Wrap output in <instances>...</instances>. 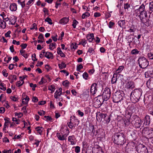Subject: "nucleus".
I'll list each match as a JSON object with an SVG mask.
<instances>
[{"mask_svg":"<svg viewBox=\"0 0 153 153\" xmlns=\"http://www.w3.org/2000/svg\"><path fill=\"white\" fill-rule=\"evenodd\" d=\"M113 137L114 139V143L118 145H123L126 141L124 134L122 132L117 133Z\"/></svg>","mask_w":153,"mask_h":153,"instance_id":"obj_1","label":"nucleus"},{"mask_svg":"<svg viewBox=\"0 0 153 153\" xmlns=\"http://www.w3.org/2000/svg\"><path fill=\"white\" fill-rule=\"evenodd\" d=\"M142 92L141 89H135L131 92L130 98L134 102H138L141 95Z\"/></svg>","mask_w":153,"mask_h":153,"instance_id":"obj_2","label":"nucleus"},{"mask_svg":"<svg viewBox=\"0 0 153 153\" xmlns=\"http://www.w3.org/2000/svg\"><path fill=\"white\" fill-rule=\"evenodd\" d=\"M139 17L141 22L146 26H149L151 25L152 21L148 19L146 11L140 12Z\"/></svg>","mask_w":153,"mask_h":153,"instance_id":"obj_3","label":"nucleus"},{"mask_svg":"<svg viewBox=\"0 0 153 153\" xmlns=\"http://www.w3.org/2000/svg\"><path fill=\"white\" fill-rule=\"evenodd\" d=\"M138 63L140 67L144 69L146 68L149 65V61L147 59L144 57H142L139 58Z\"/></svg>","mask_w":153,"mask_h":153,"instance_id":"obj_4","label":"nucleus"},{"mask_svg":"<svg viewBox=\"0 0 153 153\" xmlns=\"http://www.w3.org/2000/svg\"><path fill=\"white\" fill-rule=\"evenodd\" d=\"M123 94L120 91H117L115 92L113 95V101L114 102L118 103L120 102L123 98Z\"/></svg>","mask_w":153,"mask_h":153,"instance_id":"obj_5","label":"nucleus"},{"mask_svg":"<svg viewBox=\"0 0 153 153\" xmlns=\"http://www.w3.org/2000/svg\"><path fill=\"white\" fill-rule=\"evenodd\" d=\"M135 148L138 153H149L147 147L143 144H139Z\"/></svg>","mask_w":153,"mask_h":153,"instance_id":"obj_6","label":"nucleus"},{"mask_svg":"<svg viewBox=\"0 0 153 153\" xmlns=\"http://www.w3.org/2000/svg\"><path fill=\"white\" fill-rule=\"evenodd\" d=\"M111 95V90L108 87H106L102 94L103 101H106L109 99Z\"/></svg>","mask_w":153,"mask_h":153,"instance_id":"obj_7","label":"nucleus"},{"mask_svg":"<svg viewBox=\"0 0 153 153\" xmlns=\"http://www.w3.org/2000/svg\"><path fill=\"white\" fill-rule=\"evenodd\" d=\"M136 120L134 121V120H131V123L133 124L134 123V126L137 128H140L141 129L142 127L143 126V125L141 123V121L139 119V118L136 117L134 118Z\"/></svg>","mask_w":153,"mask_h":153,"instance_id":"obj_8","label":"nucleus"},{"mask_svg":"<svg viewBox=\"0 0 153 153\" xmlns=\"http://www.w3.org/2000/svg\"><path fill=\"white\" fill-rule=\"evenodd\" d=\"M134 143H130L129 147H128L127 146H126L125 148L126 152L128 153H135V149L134 146Z\"/></svg>","mask_w":153,"mask_h":153,"instance_id":"obj_9","label":"nucleus"},{"mask_svg":"<svg viewBox=\"0 0 153 153\" xmlns=\"http://www.w3.org/2000/svg\"><path fill=\"white\" fill-rule=\"evenodd\" d=\"M97 85L96 83H93L91 86L90 92L92 95L95 94L97 91Z\"/></svg>","mask_w":153,"mask_h":153,"instance_id":"obj_10","label":"nucleus"},{"mask_svg":"<svg viewBox=\"0 0 153 153\" xmlns=\"http://www.w3.org/2000/svg\"><path fill=\"white\" fill-rule=\"evenodd\" d=\"M89 89H86L84 90L83 94L82 95V99L84 100H87L89 97Z\"/></svg>","mask_w":153,"mask_h":153,"instance_id":"obj_11","label":"nucleus"},{"mask_svg":"<svg viewBox=\"0 0 153 153\" xmlns=\"http://www.w3.org/2000/svg\"><path fill=\"white\" fill-rule=\"evenodd\" d=\"M148 87L150 89H153V77H151L147 82Z\"/></svg>","mask_w":153,"mask_h":153,"instance_id":"obj_12","label":"nucleus"},{"mask_svg":"<svg viewBox=\"0 0 153 153\" xmlns=\"http://www.w3.org/2000/svg\"><path fill=\"white\" fill-rule=\"evenodd\" d=\"M147 134V138H151L153 137V129L151 128L147 130L146 131Z\"/></svg>","mask_w":153,"mask_h":153,"instance_id":"obj_13","label":"nucleus"},{"mask_svg":"<svg viewBox=\"0 0 153 153\" xmlns=\"http://www.w3.org/2000/svg\"><path fill=\"white\" fill-rule=\"evenodd\" d=\"M126 87L128 89H132L135 88V85L134 82L128 81L126 84Z\"/></svg>","mask_w":153,"mask_h":153,"instance_id":"obj_14","label":"nucleus"},{"mask_svg":"<svg viewBox=\"0 0 153 153\" xmlns=\"http://www.w3.org/2000/svg\"><path fill=\"white\" fill-rule=\"evenodd\" d=\"M102 102L100 101V100L98 99L95 100L94 103V106L96 108L100 107L102 105Z\"/></svg>","mask_w":153,"mask_h":153,"instance_id":"obj_15","label":"nucleus"},{"mask_svg":"<svg viewBox=\"0 0 153 153\" xmlns=\"http://www.w3.org/2000/svg\"><path fill=\"white\" fill-rule=\"evenodd\" d=\"M86 38L89 42H92L93 41H95L94 34L93 33L87 35Z\"/></svg>","mask_w":153,"mask_h":153,"instance_id":"obj_16","label":"nucleus"},{"mask_svg":"<svg viewBox=\"0 0 153 153\" xmlns=\"http://www.w3.org/2000/svg\"><path fill=\"white\" fill-rule=\"evenodd\" d=\"M92 152L93 153H104L100 147L94 148L93 149Z\"/></svg>","mask_w":153,"mask_h":153,"instance_id":"obj_17","label":"nucleus"},{"mask_svg":"<svg viewBox=\"0 0 153 153\" xmlns=\"http://www.w3.org/2000/svg\"><path fill=\"white\" fill-rule=\"evenodd\" d=\"M10 9L11 11H16L17 9V5L15 3L11 4L10 6Z\"/></svg>","mask_w":153,"mask_h":153,"instance_id":"obj_18","label":"nucleus"},{"mask_svg":"<svg viewBox=\"0 0 153 153\" xmlns=\"http://www.w3.org/2000/svg\"><path fill=\"white\" fill-rule=\"evenodd\" d=\"M68 21V18L64 17L60 20V22L61 24L65 25L67 24Z\"/></svg>","mask_w":153,"mask_h":153,"instance_id":"obj_19","label":"nucleus"},{"mask_svg":"<svg viewBox=\"0 0 153 153\" xmlns=\"http://www.w3.org/2000/svg\"><path fill=\"white\" fill-rule=\"evenodd\" d=\"M146 3L143 4L139 7L138 10L140 12L143 11H146L145 10V6L146 5Z\"/></svg>","mask_w":153,"mask_h":153,"instance_id":"obj_20","label":"nucleus"},{"mask_svg":"<svg viewBox=\"0 0 153 153\" xmlns=\"http://www.w3.org/2000/svg\"><path fill=\"white\" fill-rule=\"evenodd\" d=\"M45 56L48 59H53V55L51 53L47 52L45 53Z\"/></svg>","mask_w":153,"mask_h":153,"instance_id":"obj_21","label":"nucleus"},{"mask_svg":"<svg viewBox=\"0 0 153 153\" xmlns=\"http://www.w3.org/2000/svg\"><path fill=\"white\" fill-rule=\"evenodd\" d=\"M57 53L62 57H65V54L63 53L62 51H61V48L59 47H58L57 48Z\"/></svg>","mask_w":153,"mask_h":153,"instance_id":"obj_22","label":"nucleus"},{"mask_svg":"<svg viewBox=\"0 0 153 153\" xmlns=\"http://www.w3.org/2000/svg\"><path fill=\"white\" fill-rule=\"evenodd\" d=\"M6 22L4 20H2L0 18V27L2 29H4L6 28Z\"/></svg>","mask_w":153,"mask_h":153,"instance_id":"obj_23","label":"nucleus"},{"mask_svg":"<svg viewBox=\"0 0 153 153\" xmlns=\"http://www.w3.org/2000/svg\"><path fill=\"white\" fill-rule=\"evenodd\" d=\"M9 79H11L10 82L11 83H13L14 82V80H16L17 79V77L16 75H10V76H9Z\"/></svg>","mask_w":153,"mask_h":153,"instance_id":"obj_24","label":"nucleus"},{"mask_svg":"<svg viewBox=\"0 0 153 153\" xmlns=\"http://www.w3.org/2000/svg\"><path fill=\"white\" fill-rule=\"evenodd\" d=\"M118 23L120 27H123L125 25L126 22L125 20H120L118 21Z\"/></svg>","mask_w":153,"mask_h":153,"instance_id":"obj_25","label":"nucleus"},{"mask_svg":"<svg viewBox=\"0 0 153 153\" xmlns=\"http://www.w3.org/2000/svg\"><path fill=\"white\" fill-rule=\"evenodd\" d=\"M22 103L23 104H26L28 103L30 99L28 96H26L25 98L22 97Z\"/></svg>","mask_w":153,"mask_h":153,"instance_id":"obj_26","label":"nucleus"},{"mask_svg":"<svg viewBox=\"0 0 153 153\" xmlns=\"http://www.w3.org/2000/svg\"><path fill=\"white\" fill-rule=\"evenodd\" d=\"M131 115H130V117L129 119H127L124 120V122L126 126H128L130 124L131 121Z\"/></svg>","mask_w":153,"mask_h":153,"instance_id":"obj_27","label":"nucleus"},{"mask_svg":"<svg viewBox=\"0 0 153 153\" xmlns=\"http://www.w3.org/2000/svg\"><path fill=\"white\" fill-rule=\"evenodd\" d=\"M57 136L58 139L60 140H64L65 139V137L64 135L61 136L59 133H57Z\"/></svg>","mask_w":153,"mask_h":153,"instance_id":"obj_28","label":"nucleus"},{"mask_svg":"<svg viewBox=\"0 0 153 153\" xmlns=\"http://www.w3.org/2000/svg\"><path fill=\"white\" fill-rule=\"evenodd\" d=\"M58 66L60 69H62L66 67V65L65 63L62 62L61 64H58Z\"/></svg>","mask_w":153,"mask_h":153,"instance_id":"obj_29","label":"nucleus"},{"mask_svg":"<svg viewBox=\"0 0 153 153\" xmlns=\"http://www.w3.org/2000/svg\"><path fill=\"white\" fill-rule=\"evenodd\" d=\"M145 122L149 124L150 123V118L149 115H146L144 118Z\"/></svg>","mask_w":153,"mask_h":153,"instance_id":"obj_30","label":"nucleus"},{"mask_svg":"<svg viewBox=\"0 0 153 153\" xmlns=\"http://www.w3.org/2000/svg\"><path fill=\"white\" fill-rule=\"evenodd\" d=\"M43 119L47 121H52V120H53V119H52L51 117L48 116H47L46 115H45V116L44 117V118Z\"/></svg>","mask_w":153,"mask_h":153,"instance_id":"obj_31","label":"nucleus"},{"mask_svg":"<svg viewBox=\"0 0 153 153\" xmlns=\"http://www.w3.org/2000/svg\"><path fill=\"white\" fill-rule=\"evenodd\" d=\"M24 83V81L23 79H21V81H19L16 82V85L18 87H19L22 85Z\"/></svg>","mask_w":153,"mask_h":153,"instance_id":"obj_32","label":"nucleus"},{"mask_svg":"<svg viewBox=\"0 0 153 153\" xmlns=\"http://www.w3.org/2000/svg\"><path fill=\"white\" fill-rule=\"evenodd\" d=\"M105 120H106V122L108 123L110 120V115H103Z\"/></svg>","mask_w":153,"mask_h":153,"instance_id":"obj_33","label":"nucleus"},{"mask_svg":"<svg viewBox=\"0 0 153 153\" xmlns=\"http://www.w3.org/2000/svg\"><path fill=\"white\" fill-rule=\"evenodd\" d=\"M90 14L89 13L86 12L84 13H83L82 16V18L83 19H85L86 17H88L89 16Z\"/></svg>","mask_w":153,"mask_h":153,"instance_id":"obj_34","label":"nucleus"},{"mask_svg":"<svg viewBox=\"0 0 153 153\" xmlns=\"http://www.w3.org/2000/svg\"><path fill=\"white\" fill-rule=\"evenodd\" d=\"M149 11L151 12H153V1H152L149 4Z\"/></svg>","mask_w":153,"mask_h":153,"instance_id":"obj_35","label":"nucleus"},{"mask_svg":"<svg viewBox=\"0 0 153 153\" xmlns=\"http://www.w3.org/2000/svg\"><path fill=\"white\" fill-rule=\"evenodd\" d=\"M55 86L54 85H51L49 86L48 88V89L49 90L51 91V93H52L54 91V90H53L55 89Z\"/></svg>","mask_w":153,"mask_h":153,"instance_id":"obj_36","label":"nucleus"},{"mask_svg":"<svg viewBox=\"0 0 153 153\" xmlns=\"http://www.w3.org/2000/svg\"><path fill=\"white\" fill-rule=\"evenodd\" d=\"M13 18L12 19H10L9 22H11V24L12 25H14L15 23L16 22V18H15V16H13Z\"/></svg>","mask_w":153,"mask_h":153,"instance_id":"obj_37","label":"nucleus"},{"mask_svg":"<svg viewBox=\"0 0 153 153\" xmlns=\"http://www.w3.org/2000/svg\"><path fill=\"white\" fill-rule=\"evenodd\" d=\"M114 114H117V115L118 114H122V115H123L124 114L121 111L120 109L118 110L115 109L114 111Z\"/></svg>","mask_w":153,"mask_h":153,"instance_id":"obj_38","label":"nucleus"},{"mask_svg":"<svg viewBox=\"0 0 153 153\" xmlns=\"http://www.w3.org/2000/svg\"><path fill=\"white\" fill-rule=\"evenodd\" d=\"M45 21L48 22L50 25H52L53 24L52 20L50 18L48 17H47L45 19Z\"/></svg>","mask_w":153,"mask_h":153,"instance_id":"obj_39","label":"nucleus"},{"mask_svg":"<svg viewBox=\"0 0 153 153\" xmlns=\"http://www.w3.org/2000/svg\"><path fill=\"white\" fill-rule=\"evenodd\" d=\"M41 128H42V127H37L36 128V130L37 131L38 133L40 135H41V133L42 132V130H41Z\"/></svg>","mask_w":153,"mask_h":153,"instance_id":"obj_40","label":"nucleus"},{"mask_svg":"<svg viewBox=\"0 0 153 153\" xmlns=\"http://www.w3.org/2000/svg\"><path fill=\"white\" fill-rule=\"evenodd\" d=\"M25 52V51H22V50L20 51L22 56H23L25 58H27L28 57V56L27 54L24 53Z\"/></svg>","mask_w":153,"mask_h":153,"instance_id":"obj_41","label":"nucleus"},{"mask_svg":"<svg viewBox=\"0 0 153 153\" xmlns=\"http://www.w3.org/2000/svg\"><path fill=\"white\" fill-rule=\"evenodd\" d=\"M94 126L93 125H90L89 127L88 130V129H87L86 131H88V133H90L92 130L94 129Z\"/></svg>","mask_w":153,"mask_h":153,"instance_id":"obj_42","label":"nucleus"},{"mask_svg":"<svg viewBox=\"0 0 153 153\" xmlns=\"http://www.w3.org/2000/svg\"><path fill=\"white\" fill-rule=\"evenodd\" d=\"M139 53V51H138L136 49H134L131 52V54H138Z\"/></svg>","mask_w":153,"mask_h":153,"instance_id":"obj_43","label":"nucleus"},{"mask_svg":"<svg viewBox=\"0 0 153 153\" xmlns=\"http://www.w3.org/2000/svg\"><path fill=\"white\" fill-rule=\"evenodd\" d=\"M87 43L86 40L85 39H82V41L79 43V45H82L84 46L85 44H86Z\"/></svg>","mask_w":153,"mask_h":153,"instance_id":"obj_44","label":"nucleus"},{"mask_svg":"<svg viewBox=\"0 0 153 153\" xmlns=\"http://www.w3.org/2000/svg\"><path fill=\"white\" fill-rule=\"evenodd\" d=\"M124 67L123 66H121L119 67L118 69L116 70V72L118 73L121 71L123 69Z\"/></svg>","mask_w":153,"mask_h":153,"instance_id":"obj_45","label":"nucleus"},{"mask_svg":"<svg viewBox=\"0 0 153 153\" xmlns=\"http://www.w3.org/2000/svg\"><path fill=\"white\" fill-rule=\"evenodd\" d=\"M71 48L76 49L78 47V46L76 45V43H73L71 45Z\"/></svg>","mask_w":153,"mask_h":153,"instance_id":"obj_46","label":"nucleus"},{"mask_svg":"<svg viewBox=\"0 0 153 153\" xmlns=\"http://www.w3.org/2000/svg\"><path fill=\"white\" fill-rule=\"evenodd\" d=\"M69 82L68 80H65L62 82V85L65 87H67L68 86Z\"/></svg>","mask_w":153,"mask_h":153,"instance_id":"obj_47","label":"nucleus"},{"mask_svg":"<svg viewBox=\"0 0 153 153\" xmlns=\"http://www.w3.org/2000/svg\"><path fill=\"white\" fill-rule=\"evenodd\" d=\"M78 23V22L76 20H74L73 24H72V26H73L74 28H75L76 27V26Z\"/></svg>","mask_w":153,"mask_h":153,"instance_id":"obj_48","label":"nucleus"},{"mask_svg":"<svg viewBox=\"0 0 153 153\" xmlns=\"http://www.w3.org/2000/svg\"><path fill=\"white\" fill-rule=\"evenodd\" d=\"M126 114L127 115H132L133 114L131 110L130 109H128L125 111Z\"/></svg>","mask_w":153,"mask_h":153,"instance_id":"obj_49","label":"nucleus"},{"mask_svg":"<svg viewBox=\"0 0 153 153\" xmlns=\"http://www.w3.org/2000/svg\"><path fill=\"white\" fill-rule=\"evenodd\" d=\"M12 121L14 122H15L16 124H19V120L18 118H17L15 117L12 118Z\"/></svg>","mask_w":153,"mask_h":153,"instance_id":"obj_50","label":"nucleus"},{"mask_svg":"<svg viewBox=\"0 0 153 153\" xmlns=\"http://www.w3.org/2000/svg\"><path fill=\"white\" fill-rule=\"evenodd\" d=\"M35 29L36 30L37 29V28L36 27V23H34L33 24V25L31 26L30 28V30H33Z\"/></svg>","mask_w":153,"mask_h":153,"instance_id":"obj_51","label":"nucleus"},{"mask_svg":"<svg viewBox=\"0 0 153 153\" xmlns=\"http://www.w3.org/2000/svg\"><path fill=\"white\" fill-rule=\"evenodd\" d=\"M97 120L98 121H101L103 115H96Z\"/></svg>","mask_w":153,"mask_h":153,"instance_id":"obj_52","label":"nucleus"},{"mask_svg":"<svg viewBox=\"0 0 153 153\" xmlns=\"http://www.w3.org/2000/svg\"><path fill=\"white\" fill-rule=\"evenodd\" d=\"M82 76L85 79H87V78L88 76V75L87 72H85L83 74Z\"/></svg>","mask_w":153,"mask_h":153,"instance_id":"obj_53","label":"nucleus"},{"mask_svg":"<svg viewBox=\"0 0 153 153\" xmlns=\"http://www.w3.org/2000/svg\"><path fill=\"white\" fill-rule=\"evenodd\" d=\"M6 72L7 70L6 69H4L2 72L3 76L6 77H7L8 75V73H6Z\"/></svg>","mask_w":153,"mask_h":153,"instance_id":"obj_54","label":"nucleus"},{"mask_svg":"<svg viewBox=\"0 0 153 153\" xmlns=\"http://www.w3.org/2000/svg\"><path fill=\"white\" fill-rule=\"evenodd\" d=\"M148 56L150 59H153V54L152 53H149L147 55Z\"/></svg>","mask_w":153,"mask_h":153,"instance_id":"obj_55","label":"nucleus"},{"mask_svg":"<svg viewBox=\"0 0 153 153\" xmlns=\"http://www.w3.org/2000/svg\"><path fill=\"white\" fill-rule=\"evenodd\" d=\"M124 7L125 9L128 10V8L130 7V4L128 3H126L124 4Z\"/></svg>","mask_w":153,"mask_h":153,"instance_id":"obj_56","label":"nucleus"},{"mask_svg":"<svg viewBox=\"0 0 153 153\" xmlns=\"http://www.w3.org/2000/svg\"><path fill=\"white\" fill-rule=\"evenodd\" d=\"M134 39V38H133V37H131L130 36H128V39L127 40L128 42L129 43L133 41Z\"/></svg>","mask_w":153,"mask_h":153,"instance_id":"obj_57","label":"nucleus"},{"mask_svg":"<svg viewBox=\"0 0 153 153\" xmlns=\"http://www.w3.org/2000/svg\"><path fill=\"white\" fill-rule=\"evenodd\" d=\"M83 68V66L82 64H80L77 67V70L80 71V70Z\"/></svg>","mask_w":153,"mask_h":153,"instance_id":"obj_58","label":"nucleus"},{"mask_svg":"<svg viewBox=\"0 0 153 153\" xmlns=\"http://www.w3.org/2000/svg\"><path fill=\"white\" fill-rule=\"evenodd\" d=\"M3 84V83H1L0 84V86L1 87H0V89L3 91H5L6 90V87H4Z\"/></svg>","mask_w":153,"mask_h":153,"instance_id":"obj_59","label":"nucleus"},{"mask_svg":"<svg viewBox=\"0 0 153 153\" xmlns=\"http://www.w3.org/2000/svg\"><path fill=\"white\" fill-rule=\"evenodd\" d=\"M11 33V32L10 31H8L7 33H5V36L6 37H10V34Z\"/></svg>","mask_w":153,"mask_h":153,"instance_id":"obj_60","label":"nucleus"},{"mask_svg":"<svg viewBox=\"0 0 153 153\" xmlns=\"http://www.w3.org/2000/svg\"><path fill=\"white\" fill-rule=\"evenodd\" d=\"M114 25V23L111 21L108 24V26L110 28H111Z\"/></svg>","mask_w":153,"mask_h":153,"instance_id":"obj_61","label":"nucleus"},{"mask_svg":"<svg viewBox=\"0 0 153 153\" xmlns=\"http://www.w3.org/2000/svg\"><path fill=\"white\" fill-rule=\"evenodd\" d=\"M5 110V108L4 107H1L0 108V113L1 114L3 113Z\"/></svg>","mask_w":153,"mask_h":153,"instance_id":"obj_62","label":"nucleus"},{"mask_svg":"<svg viewBox=\"0 0 153 153\" xmlns=\"http://www.w3.org/2000/svg\"><path fill=\"white\" fill-rule=\"evenodd\" d=\"M117 80V78H115L114 76V75L113 76L112 79H111V83H114L116 82Z\"/></svg>","mask_w":153,"mask_h":153,"instance_id":"obj_63","label":"nucleus"},{"mask_svg":"<svg viewBox=\"0 0 153 153\" xmlns=\"http://www.w3.org/2000/svg\"><path fill=\"white\" fill-rule=\"evenodd\" d=\"M2 153H11V150L10 149H9L8 150H4L2 152Z\"/></svg>","mask_w":153,"mask_h":153,"instance_id":"obj_64","label":"nucleus"}]
</instances>
